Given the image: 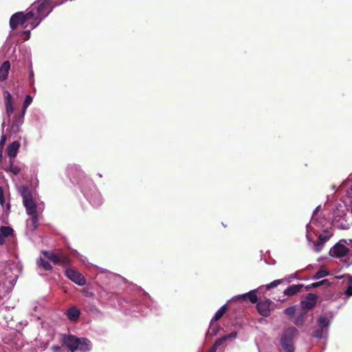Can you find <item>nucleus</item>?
Masks as SVG:
<instances>
[{
    "label": "nucleus",
    "instance_id": "nucleus-22",
    "mask_svg": "<svg viewBox=\"0 0 352 352\" xmlns=\"http://www.w3.org/2000/svg\"><path fill=\"white\" fill-rule=\"evenodd\" d=\"M318 327L323 328V329H326L327 331H328L330 322H329V320L327 318V317H326L324 316H319V318L318 319Z\"/></svg>",
    "mask_w": 352,
    "mask_h": 352
},
{
    "label": "nucleus",
    "instance_id": "nucleus-40",
    "mask_svg": "<svg viewBox=\"0 0 352 352\" xmlns=\"http://www.w3.org/2000/svg\"><path fill=\"white\" fill-rule=\"evenodd\" d=\"M52 349L55 352H58L61 351V347L58 345H53L52 346Z\"/></svg>",
    "mask_w": 352,
    "mask_h": 352
},
{
    "label": "nucleus",
    "instance_id": "nucleus-12",
    "mask_svg": "<svg viewBox=\"0 0 352 352\" xmlns=\"http://www.w3.org/2000/svg\"><path fill=\"white\" fill-rule=\"evenodd\" d=\"M3 96L5 99V106L6 114L10 117L14 112V107L12 104V96L8 91H3Z\"/></svg>",
    "mask_w": 352,
    "mask_h": 352
},
{
    "label": "nucleus",
    "instance_id": "nucleus-3",
    "mask_svg": "<svg viewBox=\"0 0 352 352\" xmlns=\"http://www.w3.org/2000/svg\"><path fill=\"white\" fill-rule=\"evenodd\" d=\"M42 254L55 265L68 266L72 262L69 255L62 249H57L55 252L43 250Z\"/></svg>",
    "mask_w": 352,
    "mask_h": 352
},
{
    "label": "nucleus",
    "instance_id": "nucleus-31",
    "mask_svg": "<svg viewBox=\"0 0 352 352\" xmlns=\"http://www.w3.org/2000/svg\"><path fill=\"white\" fill-rule=\"evenodd\" d=\"M32 98L31 97V96L27 95L25 96V100H24V102L23 103V113H25V111H26L27 108L32 103Z\"/></svg>",
    "mask_w": 352,
    "mask_h": 352
},
{
    "label": "nucleus",
    "instance_id": "nucleus-35",
    "mask_svg": "<svg viewBox=\"0 0 352 352\" xmlns=\"http://www.w3.org/2000/svg\"><path fill=\"white\" fill-rule=\"evenodd\" d=\"M297 276L296 274H290L288 276L283 278L284 280V283H290L293 279L296 278Z\"/></svg>",
    "mask_w": 352,
    "mask_h": 352
},
{
    "label": "nucleus",
    "instance_id": "nucleus-39",
    "mask_svg": "<svg viewBox=\"0 0 352 352\" xmlns=\"http://www.w3.org/2000/svg\"><path fill=\"white\" fill-rule=\"evenodd\" d=\"M345 293L349 296H352V284L349 285Z\"/></svg>",
    "mask_w": 352,
    "mask_h": 352
},
{
    "label": "nucleus",
    "instance_id": "nucleus-18",
    "mask_svg": "<svg viewBox=\"0 0 352 352\" xmlns=\"http://www.w3.org/2000/svg\"><path fill=\"white\" fill-rule=\"evenodd\" d=\"M303 287V284L292 285L285 289L283 293L286 296H291L300 292Z\"/></svg>",
    "mask_w": 352,
    "mask_h": 352
},
{
    "label": "nucleus",
    "instance_id": "nucleus-7",
    "mask_svg": "<svg viewBox=\"0 0 352 352\" xmlns=\"http://www.w3.org/2000/svg\"><path fill=\"white\" fill-rule=\"evenodd\" d=\"M350 250L340 243H336L329 251V255L333 257L340 258L346 256Z\"/></svg>",
    "mask_w": 352,
    "mask_h": 352
},
{
    "label": "nucleus",
    "instance_id": "nucleus-45",
    "mask_svg": "<svg viewBox=\"0 0 352 352\" xmlns=\"http://www.w3.org/2000/svg\"><path fill=\"white\" fill-rule=\"evenodd\" d=\"M58 352H63V350L61 349V351H58Z\"/></svg>",
    "mask_w": 352,
    "mask_h": 352
},
{
    "label": "nucleus",
    "instance_id": "nucleus-37",
    "mask_svg": "<svg viewBox=\"0 0 352 352\" xmlns=\"http://www.w3.org/2000/svg\"><path fill=\"white\" fill-rule=\"evenodd\" d=\"M5 203V198L3 196V192L2 189L0 190V204L2 206H3V204Z\"/></svg>",
    "mask_w": 352,
    "mask_h": 352
},
{
    "label": "nucleus",
    "instance_id": "nucleus-28",
    "mask_svg": "<svg viewBox=\"0 0 352 352\" xmlns=\"http://www.w3.org/2000/svg\"><path fill=\"white\" fill-rule=\"evenodd\" d=\"M331 283L329 282V280L328 279H324L322 280L311 283V285L313 286V287H316V288L320 287V286H324L325 287H329L331 286Z\"/></svg>",
    "mask_w": 352,
    "mask_h": 352
},
{
    "label": "nucleus",
    "instance_id": "nucleus-42",
    "mask_svg": "<svg viewBox=\"0 0 352 352\" xmlns=\"http://www.w3.org/2000/svg\"><path fill=\"white\" fill-rule=\"evenodd\" d=\"M217 349L212 346L211 348L207 352H217Z\"/></svg>",
    "mask_w": 352,
    "mask_h": 352
},
{
    "label": "nucleus",
    "instance_id": "nucleus-34",
    "mask_svg": "<svg viewBox=\"0 0 352 352\" xmlns=\"http://www.w3.org/2000/svg\"><path fill=\"white\" fill-rule=\"evenodd\" d=\"M219 328V326L217 324H216V322H215L213 325V329L210 331V329H209L208 331V333H209L212 336H215L217 333V331H218Z\"/></svg>",
    "mask_w": 352,
    "mask_h": 352
},
{
    "label": "nucleus",
    "instance_id": "nucleus-10",
    "mask_svg": "<svg viewBox=\"0 0 352 352\" xmlns=\"http://www.w3.org/2000/svg\"><path fill=\"white\" fill-rule=\"evenodd\" d=\"M21 194L23 198V205L26 210L36 205L32 199V193L27 187L23 186L21 188Z\"/></svg>",
    "mask_w": 352,
    "mask_h": 352
},
{
    "label": "nucleus",
    "instance_id": "nucleus-2",
    "mask_svg": "<svg viewBox=\"0 0 352 352\" xmlns=\"http://www.w3.org/2000/svg\"><path fill=\"white\" fill-rule=\"evenodd\" d=\"M52 10V6L50 0H40L34 2L29 10L33 14L32 21L30 22L31 29L38 26L41 21L51 12Z\"/></svg>",
    "mask_w": 352,
    "mask_h": 352
},
{
    "label": "nucleus",
    "instance_id": "nucleus-25",
    "mask_svg": "<svg viewBox=\"0 0 352 352\" xmlns=\"http://www.w3.org/2000/svg\"><path fill=\"white\" fill-rule=\"evenodd\" d=\"M37 263L39 267H41L46 271H51L53 268L52 265L48 261L41 258L38 261Z\"/></svg>",
    "mask_w": 352,
    "mask_h": 352
},
{
    "label": "nucleus",
    "instance_id": "nucleus-4",
    "mask_svg": "<svg viewBox=\"0 0 352 352\" xmlns=\"http://www.w3.org/2000/svg\"><path fill=\"white\" fill-rule=\"evenodd\" d=\"M298 332L297 329L294 327H290L284 331L280 344L285 352H294V338Z\"/></svg>",
    "mask_w": 352,
    "mask_h": 352
},
{
    "label": "nucleus",
    "instance_id": "nucleus-30",
    "mask_svg": "<svg viewBox=\"0 0 352 352\" xmlns=\"http://www.w3.org/2000/svg\"><path fill=\"white\" fill-rule=\"evenodd\" d=\"M283 283H284L283 279H277V280H275L271 282L270 283L267 284L265 286V288L267 290H270L272 288L277 287L278 285H279L280 284H281Z\"/></svg>",
    "mask_w": 352,
    "mask_h": 352
},
{
    "label": "nucleus",
    "instance_id": "nucleus-38",
    "mask_svg": "<svg viewBox=\"0 0 352 352\" xmlns=\"http://www.w3.org/2000/svg\"><path fill=\"white\" fill-rule=\"evenodd\" d=\"M21 34L26 36V37L24 38L25 41L28 40L30 37V30H29L22 32Z\"/></svg>",
    "mask_w": 352,
    "mask_h": 352
},
{
    "label": "nucleus",
    "instance_id": "nucleus-16",
    "mask_svg": "<svg viewBox=\"0 0 352 352\" xmlns=\"http://www.w3.org/2000/svg\"><path fill=\"white\" fill-rule=\"evenodd\" d=\"M19 147L20 143L19 141H14L8 145L7 148V155L10 159H14L16 156Z\"/></svg>",
    "mask_w": 352,
    "mask_h": 352
},
{
    "label": "nucleus",
    "instance_id": "nucleus-1",
    "mask_svg": "<svg viewBox=\"0 0 352 352\" xmlns=\"http://www.w3.org/2000/svg\"><path fill=\"white\" fill-rule=\"evenodd\" d=\"M61 342L70 352H89L92 349V344L89 339L78 338L72 334H62Z\"/></svg>",
    "mask_w": 352,
    "mask_h": 352
},
{
    "label": "nucleus",
    "instance_id": "nucleus-5",
    "mask_svg": "<svg viewBox=\"0 0 352 352\" xmlns=\"http://www.w3.org/2000/svg\"><path fill=\"white\" fill-rule=\"evenodd\" d=\"M32 15L33 14L29 11L26 13L23 12L14 13L10 19V28L15 30L19 25L23 26V28H25L26 25H24V24L28 21L30 23L32 21Z\"/></svg>",
    "mask_w": 352,
    "mask_h": 352
},
{
    "label": "nucleus",
    "instance_id": "nucleus-9",
    "mask_svg": "<svg viewBox=\"0 0 352 352\" xmlns=\"http://www.w3.org/2000/svg\"><path fill=\"white\" fill-rule=\"evenodd\" d=\"M272 301L270 299H266L258 302L256 305L258 313L263 317H268L271 314L270 305Z\"/></svg>",
    "mask_w": 352,
    "mask_h": 352
},
{
    "label": "nucleus",
    "instance_id": "nucleus-29",
    "mask_svg": "<svg viewBox=\"0 0 352 352\" xmlns=\"http://www.w3.org/2000/svg\"><path fill=\"white\" fill-rule=\"evenodd\" d=\"M285 314L289 318V320H292L295 315L296 313V306H291L286 308L284 310Z\"/></svg>",
    "mask_w": 352,
    "mask_h": 352
},
{
    "label": "nucleus",
    "instance_id": "nucleus-19",
    "mask_svg": "<svg viewBox=\"0 0 352 352\" xmlns=\"http://www.w3.org/2000/svg\"><path fill=\"white\" fill-rule=\"evenodd\" d=\"M236 332L233 331L228 335L223 336L221 338L217 339L214 343L213 344V346H214L217 349L219 346L223 344L224 342L228 340L230 338H235L236 337Z\"/></svg>",
    "mask_w": 352,
    "mask_h": 352
},
{
    "label": "nucleus",
    "instance_id": "nucleus-20",
    "mask_svg": "<svg viewBox=\"0 0 352 352\" xmlns=\"http://www.w3.org/2000/svg\"><path fill=\"white\" fill-rule=\"evenodd\" d=\"M3 169L7 173H12L14 175H17L21 171V168L14 164V159H10V164Z\"/></svg>",
    "mask_w": 352,
    "mask_h": 352
},
{
    "label": "nucleus",
    "instance_id": "nucleus-15",
    "mask_svg": "<svg viewBox=\"0 0 352 352\" xmlns=\"http://www.w3.org/2000/svg\"><path fill=\"white\" fill-rule=\"evenodd\" d=\"M10 69V63L8 60L4 61L0 67V82L8 79L9 71Z\"/></svg>",
    "mask_w": 352,
    "mask_h": 352
},
{
    "label": "nucleus",
    "instance_id": "nucleus-11",
    "mask_svg": "<svg viewBox=\"0 0 352 352\" xmlns=\"http://www.w3.org/2000/svg\"><path fill=\"white\" fill-rule=\"evenodd\" d=\"M331 234L326 230L323 234H320L318 236L317 242L315 243V251L319 252L322 250L324 243L330 239Z\"/></svg>",
    "mask_w": 352,
    "mask_h": 352
},
{
    "label": "nucleus",
    "instance_id": "nucleus-44",
    "mask_svg": "<svg viewBox=\"0 0 352 352\" xmlns=\"http://www.w3.org/2000/svg\"><path fill=\"white\" fill-rule=\"evenodd\" d=\"M3 158V149L0 148V162H1Z\"/></svg>",
    "mask_w": 352,
    "mask_h": 352
},
{
    "label": "nucleus",
    "instance_id": "nucleus-8",
    "mask_svg": "<svg viewBox=\"0 0 352 352\" xmlns=\"http://www.w3.org/2000/svg\"><path fill=\"white\" fill-rule=\"evenodd\" d=\"M318 300V296L313 293H309L307 295L305 300L300 302L301 307L303 310L312 309L316 305Z\"/></svg>",
    "mask_w": 352,
    "mask_h": 352
},
{
    "label": "nucleus",
    "instance_id": "nucleus-24",
    "mask_svg": "<svg viewBox=\"0 0 352 352\" xmlns=\"http://www.w3.org/2000/svg\"><path fill=\"white\" fill-rule=\"evenodd\" d=\"M327 332L328 331H327L326 329L318 327V328L314 331L312 336L314 338L321 339L327 336Z\"/></svg>",
    "mask_w": 352,
    "mask_h": 352
},
{
    "label": "nucleus",
    "instance_id": "nucleus-17",
    "mask_svg": "<svg viewBox=\"0 0 352 352\" xmlns=\"http://www.w3.org/2000/svg\"><path fill=\"white\" fill-rule=\"evenodd\" d=\"M66 315L69 320L76 322L79 319L80 311L76 307H72L67 310Z\"/></svg>",
    "mask_w": 352,
    "mask_h": 352
},
{
    "label": "nucleus",
    "instance_id": "nucleus-23",
    "mask_svg": "<svg viewBox=\"0 0 352 352\" xmlns=\"http://www.w3.org/2000/svg\"><path fill=\"white\" fill-rule=\"evenodd\" d=\"M307 316V311L303 310L300 311L296 318L294 319V322L297 326H302L304 324L305 319Z\"/></svg>",
    "mask_w": 352,
    "mask_h": 352
},
{
    "label": "nucleus",
    "instance_id": "nucleus-32",
    "mask_svg": "<svg viewBox=\"0 0 352 352\" xmlns=\"http://www.w3.org/2000/svg\"><path fill=\"white\" fill-rule=\"evenodd\" d=\"M32 223L34 229H36L38 226V214L35 215H32Z\"/></svg>",
    "mask_w": 352,
    "mask_h": 352
},
{
    "label": "nucleus",
    "instance_id": "nucleus-27",
    "mask_svg": "<svg viewBox=\"0 0 352 352\" xmlns=\"http://www.w3.org/2000/svg\"><path fill=\"white\" fill-rule=\"evenodd\" d=\"M329 274V272L324 269H320L313 276L314 279H319L325 277Z\"/></svg>",
    "mask_w": 352,
    "mask_h": 352
},
{
    "label": "nucleus",
    "instance_id": "nucleus-6",
    "mask_svg": "<svg viewBox=\"0 0 352 352\" xmlns=\"http://www.w3.org/2000/svg\"><path fill=\"white\" fill-rule=\"evenodd\" d=\"M65 275L73 283L79 286H83L86 284L85 276L75 269L66 268Z\"/></svg>",
    "mask_w": 352,
    "mask_h": 352
},
{
    "label": "nucleus",
    "instance_id": "nucleus-43",
    "mask_svg": "<svg viewBox=\"0 0 352 352\" xmlns=\"http://www.w3.org/2000/svg\"><path fill=\"white\" fill-rule=\"evenodd\" d=\"M311 288H314V287H313V286L311 285V284H310V285H308L305 286V289H306V290H309V289H311Z\"/></svg>",
    "mask_w": 352,
    "mask_h": 352
},
{
    "label": "nucleus",
    "instance_id": "nucleus-26",
    "mask_svg": "<svg viewBox=\"0 0 352 352\" xmlns=\"http://www.w3.org/2000/svg\"><path fill=\"white\" fill-rule=\"evenodd\" d=\"M23 111H22V113L19 115L14 116V120L13 121V126H15L16 127H19L21 126L23 122V116H24Z\"/></svg>",
    "mask_w": 352,
    "mask_h": 352
},
{
    "label": "nucleus",
    "instance_id": "nucleus-41",
    "mask_svg": "<svg viewBox=\"0 0 352 352\" xmlns=\"http://www.w3.org/2000/svg\"><path fill=\"white\" fill-rule=\"evenodd\" d=\"M241 299H242V295H239V296H237L236 297L233 298L232 299V300L230 301V305L231 306V305H232V303H233L234 302H235V300H241Z\"/></svg>",
    "mask_w": 352,
    "mask_h": 352
},
{
    "label": "nucleus",
    "instance_id": "nucleus-36",
    "mask_svg": "<svg viewBox=\"0 0 352 352\" xmlns=\"http://www.w3.org/2000/svg\"><path fill=\"white\" fill-rule=\"evenodd\" d=\"M6 140V135H2L1 137V140H0V148L3 149V147L4 144H5Z\"/></svg>",
    "mask_w": 352,
    "mask_h": 352
},
{
    "label": "nucleus",
    "instance_id": "nucleus-13",
    "mask_svg": "<svg viewBox=\"0 0 352 352\" xmlns=\"http://www.w3.org/2000/svg\"><path fill=\"white\" fill-rule=\"evenodd\" d=\"M14 230L10 226H2L0 227V245L6 243L5 239L8 236H13Z\"/></svg>",
    "mask_w": 352,
    "mask_h": 352
},
{
    "label": "nucleus",
    "instance_id": "nucleus-14",
    "mask_svg": "<svg viewBox=\"0 0 352 352\" xmlns=\"http://www.w3.org/2000/svg\"><path fill=\"white\" fill-rule=\"evenodd\" d=\"M228 311L227 305H223L214 314L210 324V331L213 329L214 324L217 322Z\"/></svg>",
    "mask_w": 352,
    "mask_h": 352
},
{
    "label": "nucleus",
    "instance_id": "nucleus-21",
    "mask_svg": "<svg viewBox=\"0 0 352 352\" xmlns=\"http://www.w3.org/2000/svg\"><path fill=\"white\" fill-rule=\"evenodd\" d=\"M257 290L254 289L246 294H243V300H248L252 303H256L258 301Z\"/></svg>",
    "mask_w": 352,
    "mask_h": 352
},
{
    "label": "nucleus",
    "instance_id": "nucleus-33",
    "mask_svg": "<svg viewBox=\"0 0 352 352\" xmlns=\"http://www.w3.org/2000/svg\"><path fill=\"white\" fill-rule=\"evenodd\" d=\"M26 212L27 214L30 216L37 214L38 213L36 211V205H34L32 207H30V208L27 209Z\"/></svg>",
    "mask_w": 352,
    "mask_h": 352
}]
</instances>
